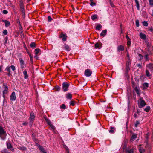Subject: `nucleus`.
Masks as SVG:
<instances>
[{
  "instance_id": "58836bf2",
  "label": "nucleus",
  "mask_w": 153,
  "mask_h": 153,
  "mask_svg": "<svg viewBox=\"0 0 153 153\" xmlns=\"http://www.w3.org/2000/svg\"><path fill=\"white\" fill-rule=\"evenodd\" d=\"M97 15H94L93 16H91V18L92 19L94 20L95 19H96V18H97Z\"/></svg>"
},
{
  "instance_id": "ea45409f",
  "label": "nucleus",
  "mask_w": 153,
  "mask_h": 153,
  "mask_svg": "<svg viewBox=\"0 0 153 153\" xmlns=\"http://www.w3.org/2000/svg\"><path fill=\"white\" fill-rule=\"evenodd\" d=\"M135 23L137 27H138L139 26V22L138 20H137L136 21Z\"/></svg>"
},
{
  "instance_id": "ddd939ff",
  "label": "nucleus",
  "mask_w": 153,
  "mask_h": 153,
  "mask_svg": "<svg viewBox=\"0 0 153 153\" xmlns=\"http://www.w3.org/2000/svg\"><path fill=\"white\" fill-rule=\"evenodd\" d=\"M38 147L39 150L41 151V153H47L44 149V148L42 146L39 145Z\"/></svg>"
},
{
  "instance_id": "603ef678",
  "label": "nucleus",
  "mask_w": 153,
  "mask_h": 153,
  "mask_svg": "<svg viewBox=\"0 0 153 153\" xmlns=\"http://www.w3.org/2000/svg\"><path fill=\"white\" fill-rule=\"evenodd\" d=\"M131 44L130 40H127V45H128L130 46Z\"/></svg>"
},
{
  "instance_id": "a19ab883",
  "label": "nucleus",
  "mask_w": 153,
  "mask_h": 153,
  "mask_svg": "<svg viewBox=\"0 0 153 153\" xmlns=\"http://www.w3.org/2000/svg\"><path fill=\"white\" fill-rule=\"evenodd\" d=\"M137 137V135L136 134H134L132 135L131 137V139H134L136 138Z\"/></svg>"
},
{
  "instance_id": "338daca9",
  "label": "nucleus",
  "mask_w": 153,
  "mask_h": 153,
  "mask_svg": "<svg viewBox=\"0 0 153 153\" xmlns=\"http://www.w3.org/2000/svg\"><path fill=\"white\" fill-rule=\"evenodd\" d=\"M34 58L36 59H38V57L36 55L34 56Z\"/></svg>"
},
{
  "instance_id": "bb28decb",
  "label": "nucleus",
  "mask_w": 153,
  "mask_h": 153,
  "mask_svg": "<svg viewBox=\"0 0 153 153\" xmlns=\"http://www.w3.org/2000/svg\"><path fill=\"white\" fill-rule=\"evenodd\" d=\"M20 9H21L20 11H21V12H22V16L23 17H24L25 15L24 8H20Z\"/></svg>"
},
{
  "instance_id": "1a4fd4ad",
  "label": "nucleus",
  "mask_w": 153,
  "mask_h": 153,
  "mask_svg": "<svg viewBox=\"0 0 153 153\" xmlns=\"http://www.w3.org/2000/svg\"><path fill=\"white\" fill-rule=\"evenodd\" d=\"M7 148L8 149H9L12 152L14 151V149L12 146V145L10 143H7Z\"/></svg>"
},
{
  "instance_id": "7ed1b4c3",
  "label": "nucleus",
  "mask_w": 153,
  "mask_h": 153,
  "mask_svg": "<svg viewBox=\"0 0 153 153\" xmlns=\"http://www.w3.org/2000/svg\"><path fill=\"white\" fill-rule=\"evenodd\" d=\"M3 97L4 100L5 98V95L8 93V87L7 85L4 84L3 85Z\"/></svg>"
},
{
  "instance_id": "6e6d98bb",
  "label": "nucleus",
  "mask_w": 153,
  "mask_h": 153,
  "mask_svg": "<svg viewBox=\"0 0 153 153\" xmlns=\"http://www.w3.org/2000/svg\"><path fill=\"white\" fill-rule=\"evenodd\" d=\"M110 4L111 7H114V5L113 3H112V2H111V1H110Z\"/></svg>"
},
{
  "instance_id": "20e7f679",
  "label": "nucleus",
  "mask_w": 153,
  "mask_h": 153,
  "mask_svg": "<svg viewBox=\"0 0 153 153\" xmlns=\"http://www.w3.org/2000/svg\"><path fill=\"white\" fill-rule=\"evenodd\" d=\"M35 116L33 113H32L30 114V116L29 118L30 124L31 126L34 119Z\"/></svg>"
},
{
  "instance_id": "cd10ccee",
  "label": "nucleus",
  "mask_w": 153,
  "mask_h": 153,
  "mask_svg": "<svg viewBox=\"0 0 153 153\" xmlns=\"http://www.w3.org/2000/svg\"><path fill=\"white\" fill-rule=\"evenodd\" d=\"M30 46L31 48H35L36 47V44L34 42H32L31 44H30Z\"/></svg>"
},
{
  "instance_id": "7c9ffc66",
  "label": "nucleus",
  "mask_w": 153,
  "mask_h": 153,
  "mask_svg": "<svg viewBox=\"0 0 153 153\" xmlns=\"http://www.w3.org/2000/svg\"><path fill=\"white\" fill-rule=\"evenodd\" d=\"M114 127H111L110 128V130L109 131V132L110 133H113L114 132Z\"/></svg>"
},
{
  "instance_id": "a211bd4d",
  "label": "nucleus",
  "mask_w": 153,
  "mask_h": 153,
  "mask_svg": "<svg viewBox=\"0 0 153 153\" xmlns=\"http://www.w3.org/2000/svg\"><path fill=\"white\" fill-rule=\"evenodd\" d=\"M140 37L141 39H146V36L145 34H143L142 33H140Z\"/></svg>"
},
{
  "instance_id": "2eb2a0df",
  "label": "nucleus",
  "mask_w": 153,
  "mask_h": 153,
  "mask_svg": "<svg viewBox=\"0 0 153 153\" xmlns=\"http://www.w3.org/2000/svg\"><path fill=\"white\" fill-rule=\"evenodd\" d=\"M63 48L65 49L67 51H69L70 50V49L69 46L66 44H65L64 45Z\"/></svg>"
},
{
  "instance_id": "72a5a7b5",
  "label": "nucleus",
  "mask_w": 153,
  "mask_h": 153,
  "mask_svg": "<svg viewBox=\"0 0 153 153\" xmlns=\"http://www.w3.org/2000/svg\"><path fill=\"white\" fill-rule=\"evenodd\" d=\"M146 74L148 77H149L150 76V75L149 72V70L147 69L146 70Z\"/></svg>"
},
{
  "instance_id": "f257e3e1",
  "label": "nucleus",
  "mask_w": 153,
  "mask_h": 153,
  "mask_svg": "<svg viewBox=\"0 0 153 153\" xmlns=\"http://www.w3.org/2000/svg\"><path fill=\"white\" fill-rule=\"evenodd\" d=\"M7 134L3 128L0 126V138L2 140H4L6 138Z\"/></svg>"
},
{
  "instance_id": "37998d69",
  "label": "nucleus",
  "mask_w": 153,
  "mask_h": 153,
  "mask_svg": "<svg viewBox=\"0 0 153 153\" xmlns=\"http://www.w3.org/2000/svg\"><path fill=\"white\" fill-rule=\"evenodd\" d=\"M143 85L144 88L148 87L149 86V84L147 83H145Z\"/></svg>"
},
{
  "instance_id": "aec40b11",
  "label": "nucleus",
  "mask_w": 153,
  "mask_h": 153,
  "mask_svg": "<svg viewBox=\"0 0 153 153\" xmlns=\"http://www.w3.org/2000/svg\"><path fill=\"white\" fill-rule=\"evenodd\" d=\"M134 149H132L130 150H126V153H134Z\"/></svg>"
},
{
  "instance_id": "774afa93",
  "label": "nucleus",
  "mask_w": 153,
  "mask_h": 153,
  "mask_svg": "<svg viewBox=\"0 0 153 153\" xmlns=\"http://www.w3.org/2000/svg\"><path fill=\"white\" fill-rule=\"evenodd\" d=\"M147 45H148V46L149 47H150V46H151V45L149 43H148Z\"/></svg>"
},
{
  "instance_id": "5701e85b",
  "label": "nucleus",
  "mask_w": 153,
  "mask_h": 153,
  "mask_svg": "<svg viewBox=\"0 0 153 153\" xmlns=\"http://www.w3.org/2000/svg\"><path fill=\"white\" fill-rule=\"evenodd\" d=\"M40 51V49L39 48H36L35 50V54L36 55H37L39 52Z\"/></svg>"
},
{
  "instance_id": "4be33fe9",
  "label": "nucleus",
  "mask_w": 153,
  "mask_h": 153,
  "mask_svg": "<svg viewBox=\"0 0 153 153\" xmlns=\"http://www.w3.org/2000/svg\"><path fill=\"white\" fill-rule=\"evenodd\" d=\"M139 152L141 153H143L145 152V149L141 147H140L139 148Z\"/></svg>"
},
{
  "instance_id": "2f4dec72",
  "label": "nucleus",
  "mask_w": 153,
  "mask_h": 153,
  "mask_svg": "<svg viewBox=\"0 0 153 153\" xmlns=\"http://www.w3.org/2000/svg\"><path fill=\"white\" fill-rule=\"evenodd\" d=\"M28 53L30 57V60L31 61H33V57L32 55H31V54L29 52H28Z\"/></svg>"
},
{
  "instance_id": "de8ad7c7",
  "label": "nucleus",
  "mask_w": 153,
  "mask_h": 153,
  "mask_svg": "<svg viewBox=\"0 0 153 153\" xmlns=\"http://www.w3.org/2000/svg\"><path fill=\"white\" fill-rule=\"evenodd\" d=\"M144 58L146 60H148L149 59L148 58V54H146L144 56Z\"/></svg>"
},
{
  "instance_id": "f8f14e48",
  "label": "nucleus",
  "mask_w": 153,
  "mask_h": 153,
  "mask_svg": "<svg viewBox=\"0 0 153 153\" xmlns=\"http://www.w3.org/2000/svg\"><path fill=\"white\" fill-rule=\"evenodd\" d=\"M124 46L123 45H119L117 47L118 51H123L124 50Z\"/></svg>"
},
{
  "instance_id": "bf43d9fd",
  "label": "nucleus",
  "mask_w": 153,
  "mask_h": 153,
  "mask_svg": "<svg viewBox=\"0 0 153 153\" xmlns=\"http://www.w3.org/2000/svg\"><path fill=\"white\" fill-rule=\"evenodd\" d=\"M95 47L96 48H98V47L99 46V44L98 43H96L95 44Z\"/></svg>"
},
{
  "instance_id": "8fccbe9b",
  "label": "nucleus",
  "mask_w": 153,
  "mask_h": 153,
  "mask_svg": "<svg viewBox=\"0 0 153 153\" xmlns=\"http://www.w3.org/2000/svg\"><path fill=\"white\" fill-rule=\"evenodd\" d=\"M139 124L140 122L139 121H137L135 124V127H137Z\"/></svg>"
},
{
  "instance_id": "4468645a",
  "label": "nucleus",
  "mask_w": 153,
  "mask_h": 153,
  "mask_svg": "<svg viewBox=\"0 0 153 153\" xmlns=\"http://www.w3.org/2000/svg\"><path fill=\"white\" fill-rule=\"evenodd\" d=\"M66 97L67 99L71 100L72 98V94L69 93H68L66 94Z\"/></svg>"
},
{
  "instance_id": "864d4df0",
  "label": "nucleus",
  "mask_w": 153,
  "mask_h": 153,
  "mask_svg": "<svg viewBox=\"0 0 153 153\" xmlns=\"http://www.w3.org/2000/svg\"><path fill=\"white\" fill-rule=\"evenodd\" d=\"M48 21L50 22L52 20V18L50 16H48Z\"/></svg>"
},
{
  "instance_id": "4d7b16f0",
  "label": "nucleus",
  "mask_w": 153,
  "mask_h": 153,
  "mask_svg": "<svg viewBox=\"0 0 153 153\" xmlns=\"http://www.w3.org/2000/svg\"><path fill=\"white\" fill-rule=\"evenodd\" d=\"M3 13L4 14H6L8 13V12L7 11L5 10H4L3 11Z\"/></svg>"
},
{
  "instance_id": "c756f323",
  "label": "nucleus",
  "mask_w": 153,
  "mask_h": 153,
  "mask_svg": "<svg viewBox=\"0 0 153 153\" xmlns=\"http://www.w3.org/2000/svg\"><path fill=\"white\" fill-rule=\"evenodd\" d=\"M51 128L52 129L54 132H55V128L54 126L52 124H50L49 125Z\"/></svg>"
},
{
  "instance_id": "e2e57ef3",
  "label": "nucleus",
  "mask_w": 153,
  "mask_h": 153,
  "mask_svg": "<svg viewBox=\"0 0 153 153\" xmlns=\"http://www.w3.org/2000/svg\"><path fill=\"white\" fill-rule=\"evenodd\" d=\"M137 66L138 67H139V68H141V67H142V65H141L140 64H137Z\"/></svg>"
},
{
  "instance_id": "09e8293b",
  "label": "nucleus",
  "mask_w": 153,
  "mask_h": 153,
  "mask_svg": "<svg viewBox=\"0 0 153 153\" xmlns=\"http://www.w3.org/2000/svg\"><path fill=\"white\" fill-rule=\"evenodd\" d=\"M20 8H23V4L22 2H21L20 4Z\"/></svg>"
},
{
  "instance_id": "c9c22d12",
  "label": "nucleus",
  "mask_w": 153,
  "mask_h": 153,
  "mask_svg": "<svg viewBox=\"0 0 153 153\" xmlns=\"http://www.w3.org/2000/svg\"><path fill=\"white\" fill-rule=\"evenodd\" d=\"M70 105L73 106L75 104V101H71L70 102Z\"/></svg>"
},
{
  "instance_id": "f03ea898",
  "label": "nucleus",
  "mask_w": 153,
  "mask_h": 153,
  "mask_svg": "<svg viewBox=\"0 0 153 153\" xmlns=\"http://www.w3.org/2000/svg\"><path fill=\"white\" fill-rule=\"evenodd\" d=\"M138 106L139 108H142L146 105L145 101L142 98H140L138 100Z\"/></svg>"
},
{
  "instance_id": "39448f33",
  "label": "nucleus",
  "mask_w": 153,
  "mask_h": 153,
  "mask_svg": "<svg viewBox=\"0 0 153 153\" xmlns=\"http://www.w3.org/2000/svg\"><path fill=\"white\" fill-rule=\"evenodd\" d=\"M69 85L68 83L64 82L62 84L63 89L64 91H66L68 90Z\"/></svg>"
},
{
  "instance_id": "9b49d317",
  "label": "nucleus",
  "mask_w": 153,
  "mask_h": 153,
  "mask_svg": "<svg viewBox=\"0 0 153 153\" xmlns=\"http://www.w3.org/2000/svg\"><path fill=\"white\" fill-rule=\"evenodd\" d=\"M67 36L65 34L62 33L59 36V37L62 38V40L64 41H65L66 40Z\"/></svg>"
},
{
  "instance_id": "13d9d810",
  "label": "nucleus",
  "mask_w": 153,
  "mask_h": 153,
  "mask_svg": "<svg viewBox=\"0 0 153 153\" xmlns=\"http://www.w3.org/2000/svg\"><path fill=\"white\" fill-rule=\"evenodd\" d=\"M137 114L136 113H134V117L135 118H137Z\"/></svg>"
},
{
  "instance_id": "69168bd1",
  "label": "nucleus",
  "mask_w": 153,
  "mask_h": 153,
  "mask_svg": "<svg viewBox=\"0 0 153 153\" xmlns=\"http://www.w3.org/2000/svg\"><path fill=\"white\" fill-rule=\"evenodd\" d=\"M7 75L8 76H10V75H11V72H8V73L7 74Z\"/></svg>"
},
{
  "instance_id": "473e14b6",
  "label": "nucleus",
  "mask_w": 153,
  "mask_h": 153,
  "mask_svg": "<svg viewBox=\"0 0 153 153\" xmlns=\"http://www.w3.org/2000/svg\"><path fill=\"white\" fill-rule=\"evenodd\" d=\"M150 109V107L149 106H147L146 108L144 109V110L146 112H148L149 111Z\"/></svg>"
},
{
  "instance_id": "6ab92c4d",
  "label": "nucleus",
  "mask_w": 153,
  "mask_h": 153,
  "mask_svg": "<svg viewBox=\"0 0 153 153\" xmlns=\"http://www.w3.org/2000/svg\"><path fill=\"white\" fill-rule=\"evenodd\" d=\"M23 73L24 75V78L26 79H27L28 78V76L27 74V71L26 70H24Z\"/></svg>"
},
{
  "instance_id": "c85d7f7f",
  "label": "nucleus",
  "mask_w": 153,
  "mask_h": 153,
  "mask_svg": "<svg viewBox=\"0 0 153 153\" xmlns=\"http://www.w3.org/2000/svg\"><path fill=\"white\" fill-rule=\"evenodd\" d=\"M45 119L47 123H48L49 125L50 124H51L50 121L49 119L45 117Z\"/></svg>"
},
{
  "instance_id": "0e129e2a",
  "label": "nucleus",
  "mask_w": 153,
  "mask_h": 153,
  "mask_svg": "<svg viewBox=\"0 0 153 153\" xmlns=\"http://www.w3.org/2000/svg\"><path fill=\"white\" fill-rule=\"evenodd\" d=\"M149 30L151 31L152 32L153 31V29L152 28H149Z\"/></svg>"
},
{
  "instance_id": "b1692460",
  "label": "nucleus",
  "mask_w": 153,
  "mask_h": 153,
  "mask_svg": "<svg viewBox=\"0 0 153 153\" xmlns=\"http://www.w3.org/2000/svg\"><path fill=\"white\" fill-rule=\"evenodd\" d=\"M4 22L5 23V25L6 27L9 26L10 22L9 21L7 20H5L4 21Z\"/></svg>"
},
{
  "instance_id": "a878e982",
  "label": "nucleus",
  "mask_w": 153,
  "mask_h": 153,
  "mask_svg": "<svg viewBox=\"0 0 153 153\" xmlns=\"http://www.w3.org/2000/svg\"><path fill=\"white\" fill-rule=\"evenodd\" d=\"M18 149L22 150H26V148L23 146H19L18 147Z\"/></svg>"
},
{
  "instance_id": "79ce46f5",
  "label": "nucleus",
  "mask_w": 153,
  "mask_h": 153,
  "mask_svg": "<svg viewBox=\"0 0 153 153\" xmlns=\"http://www.w3.org/2000/svg\"><path fill=\"white\" fill-rule=\"evenodd\" d=\"M65 105L64 104H62L60 106V108H61L65 109Z\"/></svg>"
},
{
  "instance_id": "dca6fc26",
  "label": "nucleus",
  "mask_w": 153,
  "mask_h": 153,
  "mask_svg": "<svg viewBox=\"0 0 153 153\" xmlns=\"http://www.w3.org/2000/svg\"><path fill=\"white\" fill-rule=\"evenodd\" d=\"M107 33L106 30H103L101 33L100 35L101 36L104 37Z\"/></svg>"
},
{
  "instance_id": "393cba45",
  "label": "nucleus",
  "mask_w": 153,
  "mask_h": 153,
  "mask_svg": "<svg viewBox=\"0 0 153 153\" xmlns=\"http://www.w3.org/2000/svg\"><path fill=\"white\" fill-rule=\"evenodd\" d=\"M90 4L91 6H95L96 4L95 3L93 2L92 0H90Z\"/></svg>"
},
{
  "instance_id": "052dcab7",
  "label": "nucleus",
  "mask_w": 153,
  "mask_h": 153,
  "mask_svg": "<svg viewBox=\"0 0 153 153\" xmlns=\"http://www.w3.org/2000/svg\"><path fill=\"white\" fill-rule=\"evenodd\" d=\"M126 38L127 40H130V38L128 36V35H126Z\"/></svg>"
},
{
  "instance_id": "3c124183",
  "label": "nucleus",
  "mask_w": 153,
  "mask_h": 153,
  "mask_svg": "<svg viewBox=\"0 0 153 153\" xmlns=\"http://www.w3.org/2000/svg\"><path fill=\"white\" fill-rule=\"evenodd\" d=\"M64 147L66 149V150L68 151V153L69 152H68V148L65 145H64Z\"/></svg>"
},
{
  "instance_id": "a18cd8bd",
  "label": "nucleus",
  "mask_w": 153,
  "mask_h": 153,
  "mask_svg": "<svg viewBox=\"0 0 153 153\" xmlns=\"http://www.w3.org/2000/svg\"><path fill=\"white\" fill-rule=\"evenodd\" d=\"M101 27L100 25H99L97 26L96 29L98 30H100L101 28Z\"/></svg>"
},
{
  "instance_id": "f704fd0d",
  "label": "nucleus",
  "mask_w": 153,
  "mask_h": 153,
  "mask_svg": "<svg viewBox=\"0 0 153 153\" xmlns=\"http://www.w3.org/2000/svg\"><path fill=\"white\" fill-rule=\"evenodd\" d=\"M143 26H147L148 25V23L147 21H144L143 22Z\"/></svg>"
},
{
  "instance_id": "9d476101",
  "label": "nucleus",
  "mask_w": 153,
  "mask_h": 153,
  "mask_svg": "<svg viewBox=\"0 0 153 153\" xmlns=\"http://www.w3.org/2000/svg\"><path fill=\"white\" fill-rule=\"evenodd\" d=\"M146 67V69L152 71L153 70V64L151 63L147 65Z\"/></svg>"
},
{
  "instance_id": "f3484780",
  "label": "nucleus",
  "mask_w": 153,
  "mask_h": 153,
  "mask_svg": "<svg viewBox=\"0 0 153 153\" xmlns=\"http://www.w3.org/2000/svg\"><path fill=\"white\" fill-rule=\"evenodd\" d=\"M20 63L21 68H23L25 67L24 61L22 59H20Z\"/></svg>"
},
{
  "instance_id": "5fc2aeb1",
  "label": "nucleus",
  "mask_w": 153,
  "mask_h": 153,
  "mask_svg": "<svg viewBox=\"0 0 153 153\" xmlns=\"http://www.w3.org/2000/svg\"><path fill=\"white\" fill-rule=\"evenodd\" d=\"M3 33L5 35H7V30H4L3 31Z\"/></svg>"
},
{
  "instance_id": "412c9836",
  "label": "nucleus",
  "mask_w": 153,
  "mask_h": 153,
  "mask_svg": "<svg viewBox=\"0 0 153 153\" xmlns=\"http://www.w3.org/2000/svg\"><path fill=\"white\" fill-rule=\"evenodd\" d=\"M135 3L136 4V6L138 10H139L140 6L139 2L138 0H135Z\"/></svg>"
},
{
  "instance_id": "e433bc0d",
  "label": "nucleus",
  "mask_w": 153,
  "mask_h": 153,
  "mask_svg": "<svg viewBox=\"0 0 153 153\" xmlns=\"http://www.w3.org/2000/svg\"><path fill=\"white\" fill-rule=\"evenodd\" d=\"M10 68L13 71H14L16 69L15 67L13 65H11L9 66Z\"/></svg>"
},
{
  "instance_id": "c03bdc74",
  "label": "nucleus",
  "mask_w": 153,
  "mask_h": 153,
  "mask_svg": "<svg viewBox=\"0 0 153 153\" xmlns=\"http://www.w3.org/2000/svg\"><path fill=\"white\" fill-rule=\"evenodd\" d=\"M138 56L139 57V59L141 60L143 59V57L140 54H138Z\"/></svg>"
},
{
  "instance_id": "423d86ee",
  "label": "nucleus",
  "mask_w": 153,
  "mask_h": 153,
  "mask_svg": "<svg viewBox=\"0 0 153 153\" xmlns=\"http://www.w3.org/2000/svg\"><path fill=\"white\" fill-rule=\"evenodd\" d=\"M16 94L15 92H13L10 96V100L11 101H14L16 100Z\"/></svg>"
},
{
  "instance_id": "680f3d73",
  "label": "nucleus",
  "mask_w": 153,
  "mask_h": 153,
  "mask_svg": "<svg viewBox=\"0 0 153 153\" xmlns=\"http://www.w3.org/2000/svg\"><path fill=\"white\" fill-rule=\"evenodd\" d=\"M28 124V123L26 122H25L24 123H23L22 124L24 125H27V124Z\"/></svg>"
},
{
  "instance_id": "4c0bfd02",
  "label": "nucleus",
  "mask_w": 153,
  "mask_h": 153,
  "mask_svg": "<svg viewBox=\"0 0 153 153\" xmlns=\"http://www.w3.org/2000/svg\"><path fill=\"white\" fill-rule=\"evenodd\" d=\"M10 68V67H9V66H8L6 68L5 70L7 72H11Z\"/></svg>"
},
{
  "instance_id": "49530a36",
  "label": "nucleus",
  "mask_w": 153,
  "mask_h": 153,
  "mask_svg": "<svg viewBox=\"0 0 153 153\" xmlns=\"http://www.w3.org/2000/svg\"><path fill=\"white\" fill-rule=\"evenodd\" d=\"M149 2L150 5L153 6V0H149Z\"/></svg>"
},
{
  "instance_id": "0eeeda50",
  "label": "nucleus",
  "mask_w": 153,
  "mask_h": 153,
  "mask_svg": "<svg viewBox=\"0 0 153 153\" xmlns=\"http://www.w3.org/2000/svg\"><path fill=\"white\" fill-rule=\"evenodd\" d=\"M92 74V71L89 69H87L85 70V75L87 76L88 77L90 76Z\"/></svg>"
},
{
  "instance_id": "6e6552de",
  "label": "nucleus",
  "mask_w": 153,
  "mask_h": 153,
  "mask_svg": "<svg viewBox=\"0 0 153 153\" xmlns=\"http://www.w3.org/2000/svg\"><path fill=\"white\" fill-rule=\"evenodd\" d=\"M132 85L133 88L134 89L135 91H136L137 94L139 96L140 95L139 90L137 88V87L135 86L134 82H132Z\"/></svg>"
}]
</instances>
